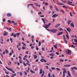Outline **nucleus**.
I'll return each instance as SVG.
<instances>
[{
    "instance_id": "1",
    "label": "nucleus",
    "mask_w": 77,
    "mask_h": 77,
    "mask_svg": "<svg viewBox=\"0 0 77 77\" xmlns=\"http://www.w3.org/2000/svg\"><path fill=\"white\" fill-rule=\"evenodd\" d=\"M50 25H51V23H50L48 25L45 24L44 25L43 27H45V29H46V28H47L50 27Z\"/></svg>"
},
{
    "instance_id": "2",
    "label": "nucleus",
    "mask_w": 77,
    "mask_h": 77,
    "mask_svg": "<svg viewBox=\"0 0 77 77\" xmlns=\"http://www.w3.org/2000/svg\"><path fill=\"white\" fill-rule=\"evenodd\" d=\"M49 31L50 32H51L52 33H56V32L57 31V29H50L49 30Z\"/></svg>"
},
{
    "instance_id": "3",
    "label": "nucleus",
    "mask_w": 77,
    "mask_h": 77,
    "mask_svg": "<svg viewBox=\"0 0 77 77\" xmlns=\"http://www.w3.org/2000/svg\"><path fill=\"white\" fill-rule=\"evenodd\" d=\"M5 68H7V69H8V70H9V71H11V72H12V73H15V71H13V69H12L9 68L7 66H6Z\"/></svg>"
},
{
    "instance_id": "4",
    "label": "nucleus",
    "mask_w": 77,
    "mask_h": 77,
    "mask_svg": "<svg viewBox=\"0 0 77 77\" xmlns=\"http://www.w3.org/2000/svg\"><path fill=\"white\" fill-rule=\"evenodd\" d=\"M71 65H69V64H66L63 66V67H69V66H71Z\"/></svg>"
},
{
    "instance_id": "5",
    "label": "nucleus",
    "mask_w": 77,
    "mask_h": 77,
    "mask_svg": "<svg viewBox=\"0 0 77 77\" xmlns=\"http://www.w3.org/2000/svg\"><path fill=\"white\" fill-rule=\"evenodd\" d=\"M70 26L71 27H72L73 28L74 27V23H70Z\"/></svg>"
},
{
    "instance_id": "6",
    "label": "nucleus",
    "mask_w": 77,
    "mask_h": 77,
    "mask_svg": "<svg viewBox=\"0 0 77 77\" xmlns=\"http://www.w3.org/2000/svg\"><path fill=\"white\" fill-rule=\"evenodd\" d=\"M72 22V20H69L68 22H67V24L68 26L69 25V24H70V23Z\"/></svg>"
},
{
    "instance_id": "7",
    "label": "nucleus",
    "mask_w": 77,
    "mask_h": 77,
    "mask_svg": "<svg viewBox=\"0 0 77 77\" xmlns=\"http://www.w3.org/2000/svg\"><path fill=\"white\" fill-rule=\"evenodd\" d=\"M5 33L3 34L4 36H6V35H8V33L6 31H5Z\"/></svg>"
},
{
    "instance_id": "8",
    "label": "nucleus",
    "mask_w": 77,
    "mask_h": 77,
    "mask_svg": "<svg viewBox=\"0 0 77 77\" xmlns=\"http://www.w3.org/2000/svg\"><path fill=\"white\" fill-rule=\"evenodd\" d=\"M11 15H12V14L11 13H7V16L8 17H11Z\"/></svg>"
},
{
    "instance_id": "9",
    "label": "nucleus",
    "mask_w": 77,
    "mask_h": 77,
    "mask_svg": "<svg viewBox=\"0 0 77 77\" xmlns=\"http://www.w3.org/2000/svg\"><path fill=\"white\" fill-rule=\"evenodd\" d=\"M63 32H61L57 34V35H58V36H59L60 35H62V34H63Z\"/></svg>"
},
{
    "instance_id": "10",
    "label": "nucleus",
    "mask_w": 77,
    "mask_h": 77,
    "mask_svg": "<svg viewBox=\"0 0 77 77\" xmlns=\"http://www.w3.org/2000/svg\"><path fill=\"white\" fill-rule=\"evenodd\" d=\"M57 16H58V15H56V14H55L52 16V17L55 18V17H57Z\"/></svg>"
},
{
    "instance_id": "11",
    "label": "nucleus",
    "mask_w": 77,
    "mask_h": 77,
    "mask_svg": "<svg viewBox=\"0 0 77 77\" xmlns=\"http://www.w3.org/2000/svg\"><path fill=\"white\" fill-rule=\"evenodd\" d=\"M68 52H67V54H71V51L68 49Z\"/></svg>"
},
{
    "instance_id": "12",
    "label": "nucleus",
    "mask_w": 77,
    "mask_h": 77,
    "mask_svg": "<svg viewBox=\"0 0 77 77\" xmlns=\"http://www.w3.org/2000/svg\"><path fill=\"white\" fill-rule=\"evenodd\" d=\"M67 74L69 76V77H71V74H70V72L69 71H68L67 72Z\"/></svg>"
},
{
    "instance_id": "13",
    "label": "nucleus",
    "mask_w": 77,
    "mask_h": 77,
    "mask_svg": "<svg viewBox=\"0 0 77 77\" xmlns=\"http://www.w3.org/2000/svg\"><path fill=\"white\" fill-rule=\"evenodd\" d=\"M42 21L44 24H45V20L44 19V18H42Z\"/></svg>"
},
{
    "instance_id": "14",
    "label": "nucleus",
    "mask_w": 77,
    "mask_h": 77,
    "mask_svg": "<svg viewBox=\"0 0 77 77\" xmlns=\"http://www.w3.org/2000/svg\"><path fill=\"white\" fill-rule=\"evenodd\" d=\"M59 26H60V24H58L57 25H56V26H55V27L56 28H57V27H58Z\"/></svg>"
},
{
    "instance_id": "15",
    "label": "nucleus",
    "mask_w": 77,
    "mask_h": 77,
    "mask_svg": "<svg viewBox=\"0 0 77 77\" xmlns=\"http://www.w3.org/2000/svg\"><path fill=\"white\" fill-rule=\"evenodd\" d=\"M66 29L67 31H68L69 32H70V31H69V30H71V29L70 28H66Z\"/></svg>"
},
{
    "instance_id": "16",
    "label": "nucleus",
    "mask_w": 77,
    "mask_h": 77,
    "mask_svg": "<svg viewBox=\"0 0 77 77\" xmlns=\"http://www.w3.org/2000/svg\"><path fill=\"white\" fill-rule=\"evenodd\" d=\"M57 3H57V5H63V4H62V3H59L58 2V1L57 2Z\"/></svg>"
},
{
    "instance_id": "17",
    "label": "nucleus",
    "mask_w": 77,
    "mask_h": 77,
    "mask_svg": "<svg viewBox=\"0 0 77 77\" xmlns=\"http://www.w3.org/2000/svg\"><path fill=\"white\" fill-rule=\"evenodd\" d=\"M41 60H43V61H44V62L45 63H46L47 62V61L46 60L42 58Z\"/></svg>"
},
{
    "instance_id": "18",
    "label": "nucleus",
    "mask_w": 77,
    "mask_h": 77,
    "mask_svg": "<svg viewBox=\"0 0 77 77\" xmlns=\"http://www.w3.org/2000/svg\"><path fill=\"white\" fill-rule=\"evenodd\" d=\"M42 73V69H41L40 71V72L39 73V74H41Z\"/></svg>"
},
{
    "instance_id": "19",
    "label": "nucleus",
    "mask_w": 77,
    "mask_h": 77,
    "mask_svg": "<svg viewBox=\"0 0 77 77\" xmlns=\"http://www.w3.org/2000/svg\"><path fill=\"white\" fill-rule=\"evenodd\" d=\"M55 9L56 11H57V12H59V9H58V8L57 7H56Z\"/></svg>"
},
{
    "instance_id": "20",
    "label": "nucleus",
    "mask_w": 77,
    "mask_h": 77,
    "mask_svg": "<svg viewBox=\"0 0 77 77\" xmlns=\"http://www.w3.org/2000/svg\"><path fill=\"white\" fill-rule=\"evenodd\" d=\"M33 4H29V5H28L27 6V8H29V6H33Z\"/></svg>"
},
{
    "instance_id": "21",
    "label": "nucleus",
    "mask_w": 77,
    "mask_h": 77,
    "mask_svg": "<svg viewBox=\"0 0 77 77\" xmlns=\"http://www.w3.org/2000/svg\"><path fill=\"white\" fill-rule=\"evenodd\" d=\"M60 11L61 12H62L63 14H65V12H64V11L63 10H60Z\"/></svg>"
},
{
    "instance_id": "22",
    "label": "nucleus",
    "mask_w": 77,
    "mask_h": 77,
    "mask_svg": "<svg viewBox=\"0 0 77 77\" xmlns=\"http://www.w3.org/2000/svg\"><path fill=\"white\" fill-rule=\"evenodd\" d=\"M26 47L23 46L22 48V50H25V49H26Z\"/></svg>"
},
{
    "instance_id": "23",
    "label": "nucleus",
    "mask_w": 77,
    "mask_h": 77,
    "mask_svg": "<svg viewBox=\"0 0 77 77\" xmlns=\"http://www.w3.org/2000/svg\"><path fill=\"white\" fill-rule=\"evenodd\" d=\"M33 56H34V59H36L37 58V55H33Z\"/></svg>"
},
{
    "instance_id": "24",
    "label": "nucleus",
    "mask_w": 77,
    "mask_h": 77,
    "mask_svg": "<svg viewBox=\"0 0 77 77\" xmlns=\"http://www.w3.org/2000/svg\"><path fill=\"white\" fill-rule=\"evenodd\" d=\"M66 38H67L69 39V36H68V35L66 34Z\"/></svg>"
},
{
    "instance_id": "25",
    "label": "nucleus",
    "mask_w": 77,
    "mask_h": 77,
    "mask_svg": "<svg viewBox=\"0 0 77 77\" xmlns=\"http://www.w3.org/2000/svg\"><path fill=\"white\" fill-rule=\"evenodd\" d=\"M38 46H41V42H38Z\"/></svg>"
},
{
    "instance_id": "26",
    "label": "nucleus",
    "mask_w": 77,
    "mask_h": 77,
    "mask_svg": "<svg viewBox=\"0 0 77 77\" xmlns=\"http://www.w3.org/2000/svg\"><path fill=\"white\" fill-rule=\"evenodd\" d=\"M30 71L32 73H33V74H35V72L33 71H32V70H30Z\"/></svg>"
},
{
    "instance_id": "27",
    "label": "nucleus",
    "mask_w": 77,
    "mask_h": 77,
    "mask_svg": "<svg viewBox=\"0 0 77 77\" xmlns=\"http://www.w3.org/2000/svg\"><path fill=\"white\" fill-rule=\"evenodd\" d=\"M8 51L7 49L5 50V53H6V54H8Z\"/></svg>"
},
{
    "instance_id": "28",
    "label": "nucleus",
    "mask_w": 77,
    "mask_h": 77,
    "mask_svg": "<svg viewBox=\"0 0 77 77\" xmlns=\"http://www.w3.org/2000/svg\"><path fill=\"white\" fill-rule=\"evenodd\" d=\"M64 41L65 42V43L66 44H67V41H66V40L65 39H64Z\"/></svg>"
},
{
    "instance_id": "29",
    "label": "nucleus",
    "mask_w": 77,
    "mask_h": 77,
    "mask_svg": "<svg viewBox=\"0 0 77 77\" xmlns=\"http://www.w3.org/2000/svg\"><path fill=\"white\" fill-rule=\"evenodd\" d=\"M72 43L73 44H75V46H76V47H77V43H74L73 42H72Z\"/></svg>"
},
{
    "instance_id": "30",
    "label": "nucleus",
    "mask_w": 77,
    "mask_h": 77,
    "mask_svg": "<svg viewBox=\"0 0 77 77\" xmlns=\"http://www.w3.org/2000/svg\"><path fill=\"white\" fill-rule=\"evenodd\" d=\"M56 69L57 70V71H60V69L59 68H57Z\"/></svg>"
},
{
    "instance_id": "31",
    "label": "nucleus",
    "mask_w": 77,
    "mask_h": 77,
    "mask_svg": "<svg viewBox=\"0 0 77 77\" xmlns=\"http://www.w3.org/2000/svg\"><path fill=\"white\" fill-rule=\"evenodd\" d=\"M45 6H47V5H48V4L47 2H46L45 3Z\"/></svg>"
},
{
    "instance_id": "32",
    "label": "nucleus",
    "mask_w": 77,
    "mask_h": 77,
    "mask_svg": "<svg viewBox=\"0 0 77 77\" xmlns=\"http://www.w3.org/2000/svg\"><path fill=\"white\" fill-rule=\"evenodd\" d=\"M67 72L66 70L63 71V74H65V73H66Z\"/></svg>"
},
{
    "instance_id": "33",
    "label": "nucleus",
    "mask_w": 77,
    "mask_h": 77,
    "mask_svg": "<svg viewBox=\"0 0 77 77\" xmlns=\"http://www.w3.org/2000/svg\"><path fill=\"white\" fill-rule=\"evenodd\" d=\"M20 35V33H16L17 36H19Z\"/></svg>"
},
{
    "instance_id": "34",
    "label": "nucleus",
    "mask_w": 77,
    "mask_h": 77,
    "mask_svg": "<svg viewBox=\"0 0 77 77\" xmlns=\"http://www.w3.org/2000/svg\"><path fill=\"white\" fill-rule=\"evenodd\" d=\"M13 36L14 37V38H16V37H17V36L16 35V34H14L13 35Z\"/></svg>"
},
{
    "instance_id": "35",
    "label": "nucleus",
    "mask_w": 77,
    "mask_h": 77,
    "mask_svg": "<svg viewBox=\"0 0 77 77\" xmlns=\"http://www.w3.org/2000/svg\"><path fill=\"white\" fill-rule=\"evenodd\" d=\"M54 54H50V56H54Z\"/></svg>"
},
{
    "instance_id": "36",
    "label": "nucleus",
    "mask_w": 77,
    "mask_h": 77,
    "mask_svg": "<svg viewBox=\"0 0 77 77\" xmlns=\"http://www.w3.org/2000/svg\"><path fill=\"white\" fill-rule=\"evenodd\" d=\"M50 9H51V10H53V8H52V7H51V6H50Z\"/></svg>"
},
{
    "instance_id": "37",
    "label": "nucleus",
    "mask_w": 77,
    "mask_h": 77,
    "mask_svg": "<svg viewBox=\"0 0 77 77\" xmlns=\"http://www.w3.org/2000/svg\"><path fill=\"white\" fill-rule=\"evenodd\" d=\"M42 14V13L41 11H40L38 13V15H40V14Z\"/></svg>"
},
{
    "instance_id": "38",
    "label": "nucleus",
    "mask_w": 77,
    "mask_h": 77,
    "mask_svg": "<svg viewBox=\"0 0 77 77\" xmlns=\"http://www.w3.org/2000/svg\"><path fill=\"white\" fill-rule=\"evenodd\" d=\"M51 69H52V70H54L55 69V68H54V67H52L51 68Z\"/></svg>"
},
{
    "instance_id": "39",
    "label": "nucleus",
    "mask_w": 77,
    "mask_h": 77,
    "mask_svg": "<svg viewBox=\"0 0 77 77\" xmlns=\"http://www.w3.org/2000/svg\"><path fill=\"white\" fill-rule=\"evenodd\" d=\"M8 23H11V24H12V23H11V20H8Z\"/></svg>"
},
{
    "instance_id": "40",
    "label": "nucleus",
    "mask_w": 77,
    "mask_h": 77,
    "mask_svg": "<svg viewBox=\"0 0 77 77\" xmlns=\"http://www.w3.org/2000/svg\"><path fill=\"white\" fill-rule=\"evenodd\" d=\"M59 30L60 31H61V30H63V29H62L61 27L60 28V29Z\"/></svg>"
},
{
    "instance_id": "41",
    "label": "nucleus",
    "mask_w": 77,
    "mask_h": 77,
    "mask_svg": "<svg viewBox=\"0 0 77 77\" xmlns=\"http://www.w3.org/2000/svg\"><path fill=\"white\" fill-rule=\"evenodd\" d=\"M26 64H27L28 65H29V66H30V64L28 63H26Z\"/></svg>"
},
{
    "instance_id": "42",
    "label": "nucleus",
    "mask_w": 77,
    "mask_h": 77,
    "mask_svg": "<svg viewBox=\"0 0 77 77\" xmlns=\"http://www.w3.org/2000/svg\"><path fill=\"white\" fill-rule=\"evenodd\" d=\"M69 5H72V6H74V5L71 4H70L69 3Z\"/></svg>"
},
{
    "instance_id": "43",
    "label": "nucleus",
    "mask_w": 77,
    "mask_h": 77,
    "mask_svg": "<svg viewBox=\"0 0 77 77\" xmlns=\"http://www.w3.org/2000/svg\"><path fill=\"white\" fill-rule=\"evenodd\" d=\"M20 75L21 76H23V73H22L20 72Z\"/></svg>"
},
{
    "instance_id": "44",
    "label": "nucleus",
    "mask_w": 77,
    "mask_h": 77,
    "mask_svg": "<svg viewBox=\"0 0 77 77\" xmlns=\"http://www.w3.org/2000/svg\"><path fill=\"white\" fill-rule=\"evenodd\" d=\"M71 47H72H72H73V48H75V47L74 46V45H72L71 46Z\"/></svg>"
},
{
    "instance_id": "45",
    "label": "nucleus",
    "mask_w": 77,
    "mask_h": 77,
    "mask_svg": "<svg viewBox=\"0 0 77 77\" xmlns=\"http://www.w3.org/2000/svg\"><path fill=\"white\" fill-rule=\"evenodd\" d=\"M60 62H63L64 61H63V60L61 59V60H60Z\"/></svg>"
},
{
    "instance_id": "46",
    "label": "nucleus",
    "mask_w": 77,
    "mask_h": 77,
    "mask_svg": "<svg viewBox=\"0 0 77 77\" xmlns=\"http://www.w3.org/2000/svg\"><path fill=\"white\" fill-rule=\"evenodd\" d=\"M42 51H45V49H44V48H42Z\"/></svg>"
},
{
    "instance_id": "47",
    "label": "nucleus",
    "mask_w": 77,
    "mask_h": 77,
    "mask_svg": "<svg viewBox=\"0 0 77 77\" xmlns=\"http://www.w3.org/2000/svg\"><path fill=\"white\" fill-rule=\"evenodd\" d=\"M44 73H42V75H41L42 77H44Z\"/></svg>"
},
{
    "instance_id": "48",
    "label": "nucleus",
    "mask_w": 77,
    "mask_h": 77,
    "mask_svg": "<svg viewBox=\"0 0 77 77\" xmlns=\"http://www.w3.org/2000/svg\"><path fill=\"white\" fill-rule=\"evenodd\" d=\"M24 74L25 75H27V72H24Z\"/></svg>"
},
{
    "instance_id": "49",
    "label": "nucleus",
    "mask_w": 77,
    "mask_h": 77,
    "mask_svg": "<svg viewBox=\"0 0 77 77\" xmlns=\"http://www.w3.org/2000/svg\"><path fill=\"white\" fill-rule=\"evenodd\" d=\"M25 60L27 62L29 63V61H28V60H27V59H25Z\"/></svg>"
},
{
    "instance_id": "50",
    "label": "nucleus",
    "mask_w": 77,
    "mask_h": 77,
    "mask_svg": "<svg viewBox=\"0 0 77 77\" xmlns=\"http://www.w3.org/2000/svg\"><path fill=\"white\" fill-rule=\"evenodd\" d=\"M34 4L36 5V6H38V4L36 3H34Z\"/></svg>"
},
{
    "instance_id": "51",
    "label": "nucleus",
    "mask_w": 77,
    "mask_h": 77,
    "mask_svg": "<svg viewBox=\"0 0 77 77\" xmlns=\"http://www.w3.org/2000/svg\"><path fill=\"white\" fill-rule=\"evenodd\" d=\"M5 73L6 74H9V73L8 72H7L6 71L5 72Z\"/></svg>"
},
{
    "instance_id": "52",
    "label": "nucleus",
    "mask_w": 77,
    "mask_h": 77,
    "mask_svg": "<svg viewBox=\"0 0 77 77\" xmlns=\"http://www.w3.org/2000/svg\"><path fill=\"white\" fill-rule=\"evenodd\" d=\"M46 68L47 69H48V68H49V67L48 66H46Z\"/></svg>"
},
{
    "instance_id": "53",
    "label": "nucleus",
    "mask_w": 77,
    "mask_h": 77,
    "mask_svg": "<svg viewBox=\"0 0 77 77\" xmlns=\"http://www.w3.org/2000/svg\"><path fill=\"white\" fill-rule=\"evenodd\" d=\"M23 65H24V66H26V64H25V63L24 62H23Z\"/></svg>"
},
{
    "instance_id": "54",
    "label": "nucleus",
    "mask_w": 77,
    "mask_h": 77,
    "mask_svg": "<svg viewBox=\"0 0 77 77\" xmlns=\"http://www.w3.org/2000/svg\"><path fill=\"white\" fill-rule=\"evenodd\" d=\"M54 47L55 48H57V46H56V45H54Z\"/></svg>"
},
{
    "instance_id": "55",
    "label": "nucleus",
    "mask_w": 77,
    "mask_h": 77,
    "mask_svg": "<svg viewBox=\"0 0 77 77\" xmlns=\"http://www.w3.org/2000/svg\"><path fill=\"white\" fill-rule=\"evenodd\" d=\"M20 45H21V43L20 42H19L18 46H20Z\"/></svg>"
},
{
    "instance_id": "56",
    "label": "nucleus",
    "mask_w": 77,
    "mask_h": 77,
    "mask_svg": "<svg viewBox=\"0 0 77 77\" xmlns=\"http://www.w3.org/2000/svg\"><path fill=\"white\" fill-rule=\"evenodd\" d=\"M14 33L13 32L12 33L11 35V36H13L14 35Z\"/></svg>"
},
{
    "instance_id": "57",
    "label": "nucleus",
    "mask_w": 77,
    "mask_h": 77,
    "mask_svg": "<svg viewBox=\"0 0 77 77\" xmlns=\"http://www.w3.org/2000/svg\"><path fill=\"white\" fill-rule=\"evenodd\" d=\"M56 54H57V55H59V53H58L57 52H56Z\"/></svg>"
},
{
    "instance_id": "58",
    "label": "nucleus",
    "mask_w": 77,
    "mask_h": 77,
    "mask_svg": "<svg viewBox=\"0 0 77 77\" xmlns=\"http://www.w3.org/2000/svg\"><path fill=\"white\" fill-rule=\"evenodd\" d=\"M17 64L18 66H20V63H17Z\"/></svg>"
},
{
    "instance_id": "59",
    "label": "nucleus",
    "mask_w": 77,
    "mask_h": 77,
    "mask_svg": "<svg viewBox=\"0 0 77 77\" xmlns=\"http://www.w3.org/2000/svg\"><path fill=\"white\" fill-rule=\"evenodd\" d=\"M38 59H37L35 60V62H38Z\"/></svg>"
},
{
    "instance_id": "60",
    "label": "nucleus",
    "mask_w": 77,
    "mask_h": 77,
    "mask_svg": "<svg viewBox=\"0 0 77 77\" xmlns=\"http://www.w3.org/2000/svg\"><path fill=\"white\" fill-rule=\"evenodd\" d=\"M74 40L76 42H77V40L76 39H74Z\"/></svg>"
},
{
    "instance_id": "61",
    "label": "nucleus",
    "mask_w": 77,
    "mask_h": 77,
    "mask_svg": "<svg viewBox=\"0 0 77 77\" xmlns=\"http://www.w3.org/2000/svg\"><path fill=\"white\" fill-rule=\"evenodd\" d=\"M3 54H4V55L5 54V51H3Z\"/></svg>"
},
{
    "instance_id": "62",
    "label": "nucleus",
    "mask_w": 77,
    "mask_h": 77,
    "mask_svg": "<svg viewBox=\"0 0 77 77\" xmlns=\"http://www.w3.org/2000/svg\"><path fill=\"white\" fill-rule=\"evenodd\" d=\"M48 77H50V74L49 73L48 74Z\"/></svg>"
},
{
    "instance_id": "63",
    "label": "nucleus",
    "mask_w": 77,
    "mask_h": 77,
    "mask_svg": "<svg viewBox=\"0 0 77 77\" xmlns=\"http://www.w3.org/2000/svg\"><path fill=\"white\" fill-rule=\"evenodd\" d=\"M31 48L32 49H33L34 48V46H31Z\"/></svg>"
},
{
    "instance_id": "64",
    "label": "nucleus",
    "mask_w": 77,
    "mask_h": 77,
    "mask_svg": "<svg viewBox=\"0 0 77 77\" xmlns=\"http://www.w3.org/2000/svg\"><path fill=\"white\" fill-rule=\"evenodd\" d=\"M65 73H63V77H65Z\"/></svg>"
}]
</instances>
